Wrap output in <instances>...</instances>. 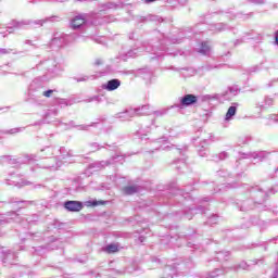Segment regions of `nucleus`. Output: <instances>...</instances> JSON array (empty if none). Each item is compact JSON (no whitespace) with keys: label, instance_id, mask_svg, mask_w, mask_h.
I'll list each match as a JSON object with an SVG mask.
<instances>
[{"label":"nucleus","instance_id":"f03ea898","mask_svg":"<svg viewBox=\"0 0 278 278\" xmlns=\"http://www.w3.org/2000/svg\"><path fill=\"white\" fill-rule=\"evenodd\" d=\"M79 38L77 34L66 35L63 33H55L51 40L52 47H62L63 45H71V42H75Z\"/></svg>","mask_w":278,"mask_h":278},{"label":"nucleus","instance_id":"7ed1b4c3","mask_svg":"<svg viewBox=\"0 0 278 278\" xmlns=\"http://www.w3.org/2000/svg\"><path fill=\"white\" fill-rule=\"evenodd\" d=\"M116 162H123V155L113 156L109 161H97L90 165V168L101 170L102 168H105V166H110V164H116Z\"/></svg>","mask_w":278,"mask_h":278},{"label":"nucleus","instance_id":"9d476101","mask_svg":"<svg viewBox=\"0 0 278 278\" xmlns=\"http://www.w3.org/2000/svg\"><path fill=\"white\" fill-rule=\"evenodd\" d=\"M134 116H136V110L134 109H129L116 114V117L121 118L122 121H129V118H134Z\"/></svg>","mask_w":278,"mask_h":278},{"label":"nucleus","instance_id":"bf43d9fd","mask_svg":"<svg viewBox=\"0 0 278 278\" xmlns=\"http://www.w3.org/2000/svg\"><path fill=\"white\" fill-rule=\"evenodd\" d=\"M235 105H238V103H235Z\"/></svg>","mask_w":278,"mask_h":278},{"label":"nucleus","instance_id":"a878e982","mask_svg":"<svg viewBox=\"0 0 278 278\" xmlns=\"http://www.w3.org/2000/svg\"><path fill=\"white\" fill-rule=\"evenodd\" d=\"M136 55H138V49L129 50V51L126 53V56H127V58H136Z\"/></svg>","mask_w":278,"mask_h":278},{"label":"nucleus","instance_id":"5fc2aeb1","mask_svg":"<svg viewBox=\"0 0 278 278\" xmlns=\"http://www.w3.org/2000/svg\"><path fill=\"white\" fill-rule=\"evenodd\" d=\"M94 99H96V98L90 99L89 102H90V101H94Z\"/></svg>","mask_w":278,"mask_h":278},{"label":"nucleus","instance_id":"2f4dec72","mask_svg":"<svg viewBox=\"0 0 278 278\" xmlns=\"http://www.w3.org/2000/svg\"><path fill=\"white\" fill-rule=\"evenodd\" d=\"M217 218L218 217L216 215H213L212 217H210V219H208L210 225H216Z\"/></svg>","mask_w":278,"mask_h":278},{"label":"nucleus","instance_id":"a19ab883","mask_svg":"<svg viewBox=\"0 0 278 278\" xmlns=\"http://www.w3.org/2000/svg\"><path fill=\"white\" fill-rule=\"evenodd\" d=\"M157 0H144V3H155Z\"/></svg>","mask_w":278,"mask_h":278},{"label":"nucleus","instance_id":"ddd939ff","mask_svg":"<svg viewBox=\"0 0 278 278\" xmlns=\"http://www.w3.org/2000/svg\"><path fill=\"white\" fill-rule=\"evenodd\" d=\"M270 105H273V99L268 97L256 103V108H258L261 111L268 110Z\"/></svg>","mask_w":278,"mask_h":278},{"label":"nucleus","instance_id":"473e14b6","mask_svg":"<svg viewBox=\"0 0 278 278\" xmlns=\"http://www.w3.org/2000/svg\"><path fill=\"white\" fill-rule=\"evenodd\" d=\"M74 79L76 80V81H88V76H81V77H79V78H77V77H74Z\"/></svg>","mask_w":278,"mask_h":278},{"label":"nucleus","instance_id":"b1692460","mask_svg":"<svg viewBox=\"0 0 278 278\" xmlns=\"http://www.w3.org/2000/svg\"><path fill=\"white\" fill-rule=\"evenodd\" d=\"M94 123H91L90 125H79L78 126V129L80 130V131H88V129H90V127H94Z\"/></svg>","mask_w":278,"mask_h":278},{"label":"nucleus","instance_id":"20e7f679","mask_svg":"<svg viewBox=\"0 0 278 278\" xmlns=\"http://www.w3.org/2000/svg\"><path fill=\"white\" fill-rule=\"evenodd\" d=\"M86 23H88V14L80 13L71 20V27L72 29H80Z\"/></svg>","mask_w":278,"mask_h":278},{"label":"nucleus","instance_id":"f257e3e1","mask_svg":"<svg viewBox=\"0 0 278 278\" xmlns=\"http://www.w3.org/2000/svg\"><path fill=\"white\" fill-rule=\"evenodd\" d=\"M55 21H60V17L51 16L45 20H37V21H30V20L12 21L11 23L12 26H9V29H25L27 25H39V27H42L45 23H49V22L53 23Z\"/></svg>","mask_w":278,"mask_h":278},{"label":"nucleus","instance_id":"603ef678","mask_svg":"<svg viewBox=\"0 0 278 278\" xmlns=\"http://www.w3.org/2000/svg\"><path fill=\"white\" fill-rule=\"evenodd\" d=\"M66 155H71V152H67V154H63V157H66Z\"/></svg>","mask_w":278,"mask_h":278},{"label":"nucleus","instance_id":"58836bf2","mask_svg":"<svg viewBox=\"0 0 278 278\" xmlns=\"http://www.w3.org/2000/svg\"><path fill=\"white\" fill-rule=\"evenodd\" d=\"M271 278H278V268L275 270V273L273 274Z\"/></svg>","mask_w":278,"mask_h":278},{"label":"nucleus","instance_id":"ea45409f","mask_svg":"<svg viewBox=\"0 0 278 278\" xmlns=\"http://www.w3.org/2000/svg\"><path fill=\"white\" fill-rule=\"evenodd\" d=\"M278 190V185H276L274 188H271V192L275 194V192H277Z\"/></svg>","mask_w":278,"mask_h":278},{"label":"nucleus","instance_id":"052dcab7","mask_svg":"<svg viewBox=\"0 0 278 278\" xmlns=\"http://www.w3.org/2000/svg\"><path fill=\"white\" fill-rule=\"evenodd\" d=\"M0 34H3L2 31H0Z\"/></svg>","mask_w":278,"mask_h":278},{"label":"nucleus","instance_id":"39448f33","mask_svg":"<svg viewBox=\"0 0 278 278\" xmlns=\"http://www.w3.org/2000/svg\"><path fill=\"white\" fill-rule=\"evenodd\" d=\"M199 102V97L188 93L180 98V108H190Z\"/></svg>","mask_w":278,"mask_h":278},{"label":"nucleus","instance_id":"4468645a","mask_svg":"<svg viewBox=\"0 0 278 278\" xmlns=\"http://www.w3.org/2000/svg\"><path fill=\"white\" fill-rule=\"evenodd\" d=\"M139 190L140 189L138 186H126L123 188L124 194H128V195L136 194L137 192H139Z\"/></svg>","mask_w":278,"mask_h":278},{"label":"nucleus","instance_id":"aec40b11","mask_svg":"<svg viewBox=\"0 0 278 278\" xmlns=\"http://www.w3.org/2000/svg\"><path fill=\"white\" fill-rule=\"evenodd\" d=\"M226 28L227 26L225 24L219 23L213 26L212 31H225Z\"/></svg>","mask_w":278,"mask_h":278},{"label":"nucleus","instance_id":"c756f323","mask_svg":"<svg viewBox=\"0 0 278 278\" xmlns=\"http://www.w3.org/2000/svg\"><path fill=\"white\" fill-rule=\"evenodd\" d=\"M228 90H229L230 94H233V97H236V94H238V92H239L238 87H230Z\"/></svg>","mask_w":278,"mask_h":278},{"label":"nucleus","instance_id":"7c9ffc66","mask_svg":"<svg viewBox=\"0 0 278 278\" xmlns=\"http://www.w3.org/2000/svg\"><path fill=\"white\" fill-rule=\"evenodd\" d=\"M12 257H14V254L9 253L7 255V257L3 260V263L8 264V262H9L10 264H12V262H10V260H12Z\"/></svg>","mask_w":278,"mask_h":278},{"label":"nucleus","instance_id":"0eeeda50","mask_svg":"<svg viewBox=\"0 0 278 278\" xmlns=\"http://www.w3.org/2000/svg\"><path fill=\"white\" fill-rule=\"evenodd\" d=\"M102 88L109 92H113V90H118V88H121V81L116 78L111 79L105 85H103Z\"/></svg>","mask_w":278,"mask_h":278},{"label":"nucleus","instance_id":"423d86ee","mask_svg":"<svg viewBox=\"0 0 278 278\" xmlns=\"http://www.w3.org/2000/svg\"><path fill=\"white\" fill-rule=\"evenodd\" d=\"M64 207L67 212H81L84 204L79 201H66L64 202Z\"/></svg>","mask_w":278,"mask_h":278},{"label":"nucleus","instance_id":"e433bc0d","mask_svg":"<svg viewBox=\"0 0 278 278\" xmlns=\"http://www.w3.org/2000/svg\"><path fill=\"white\" fill-rule=\"evenodd\" d=\"M103 64V61L101 59H96L94 66H101Z\"/></svg>","mask_w":278,"mask_h":278},{"label":"nucleus","instance_id":"49530a36","mask_svg":"<svg viewBox=\"0 0 278 278\" xmlns=\"http://www.w3.org/2000/svg\"><path fill=\"white\" fill-rule=\"evenodd\" d=\"M137 134H138V136H141V140H142V138H144V137H142L143 136L142 130H139Z\"/></svg>","mask_w":278,"mask_h":278},{"label":"nucleus","instance_id":"6e6d98bb","mask_svg":"<svg viewBox=\"0 0 278 278\" xmlns=\"http://www.w3.org/2000/svg\"><path fill=\"white\" fill-rule=\"evenodd\" d=\"M200 155H201V157H203L204 154L202 152H200Z\"/></svg>","mask_w":278,"mask_h":278},{"label":"nucleus","instance_id":"4d7b16f0","mask_svg":"<svg viewBox=\"0 0 278 278\" xmlns=\"http://www.w3.org/2000/svg\"><path fill=\"white\" fill-rule=\"evenodd\" d=\"M190 212H194V208H191Z\"/></svg>","mask_w":278,"mask_h":278},{"label":"nucleus","instance_id":"864d4df0","mask_svg":"<svg viewBox=\"0 0 278 278\" xmlns=\"http://www.w3.org/2000/svg\"><path fill=\"white\" fill-rule=\"evenodd\" d=\"M26 45H31V41H29V40H26Z\"/></svg>","mask_w":278,"mask_h":278},{"label":"nucleus","instance_id":"8fccbe9b","mask_svg":"<svg viewBox=\"0 0 278 278\" xmlns=\"http://www.w3.org/2000/svg\"><path fill=\"white\" fill-rule=\"evenodd\" d=\"M66 151V149H64V148H61L60 149V153L62 154V153H64Z\"/></svg>","mask_w":278,"mask_h":278},{"label":"nucleus","instance_id":"393cba45","mask_svg":"<svg viewBox=\"0 0 278 278\" xmlns=\"http://www.w3.org/2000/svg\"><path fill=\"white\" fill-rule=\"evenodd\" d=\"M248 3H253L254 5H264L266 0H248Z\"/></svg>","mask_w":278,"mask_h":278},{"label":"nucleus","instance_id":"09e8293b","mask_svg":"<svg viewBox=\"0 0 278 278\" xmlns=\"http://www.w3.org/2000/svg\"><path fill=\"white\" fill-rule=\"evenodd\" d=\"M113 5H114V4L109 3V4H106V8L112 9V8H113Z\"/></svg>","mask_w":278,"mask_h":278},{"label":"nucleus","instance_id":"dca6fc26","mask_svg":"<svg viewBox=\"0 0 278 278\" xmlns=\"http://www.w3.org/2000/svg\"><path fill=\"white\" fill-rule=\"evenodd\" d=\"M236 112H238V106L236 105L230 106L226 113V121H231V118L236 116Z\"/></svg>","mask_w":278,"mask_h":278},{"label":"nucleus","instance_id":"6e6552de","mask_svg":"<svg viewBox=\"0 0 278 278\" xmlns=\"http://www.w3.org/2000/svg\"><path fill=\"white\" fill-rule=\"evenodd\" d=\"M12 220H14V223H21V217L18 216V214H16V212L8 213L7 217L0 219V225L12 223Z\"/></svg>","mask_w":278,"mask_h":278},{"label":"nucleus","instance_id":"a211bd4d","mask_svg":"<svg viewBox=\"0 0 278 278\" xmlns=\"http://www.w3.org/2000/svg\"><path fill=\"white\" fill-rule=\"evenodd\" d=\"M216 260L217 262H227V260H229V252L227 251L218 252L216 255Z\"/></svg>","mask_w":278,"mask_h":278},{"label":"nucleus","instance_id":"de8ad7c7","mask_svg":"<svg viewBox=\"0 0 278 278\" xmlns=\"http://www.w3.org/2000/svg\"><path fill=\"white\" fill-rule=\"evenodd\" d=\"M36 84V80L33 81V84L30 85V90H34V85Z\"/></svg>","mask_w":278,"mask_h":278},{"label":"nucleus","instance_id":"9b49d317","mask_svg":"<svg viewBox=\"0 0 278 278\" xmlns=\"http://www.w3.org/2000/svg\"><path fill=\"white\" fill-rule=\"evenodd\" d=\"M270 155H273V153L266 152V151L251 153V157H253V160H260V162H264V160H268Z\"/></svg>","mask_w":278,"mask_h":278},{"label":"nucleus","instance_id":"4be33fe9","mask_svg":"<svg viewBox=\"0 0 278 278\" xmlns=\"http://www.w3.org/2000/svg\"><path fill=\"white\" fill-rule=\"evenodd\" d=\"M106 253H116L118 251V245L116 244H109L105 248Z\"/></svg>","mask_w":278,"mask_h":278},{"label":"nucleus","instance_id":"1a4fd4ad","mask_svg":"<svg viewBox=\"0 0 278 278\" xmlns=\"http://www.w3.org/2000/svg\"><path fill=\"white\" fill-rule=\"evenodd\" d=\"M136 112V116H149L153 114V111L151 110V105L144 104L141 108L134 109Z\"/></svg>","mask_w":278,"mask_h":278},{"label":"nucleus","instance_id":"f8f14e48","mask_svg":"<svg viewBox=\"0 0 278 278\" xmlns=\"http://www.w3.org/2000/svg\"><path fill=\"white\" fill-rule=\"evenodd\" d=\"M257 187H252L251 189V193H252V197H257L258 201L257 203L262 204L264 203V201H266V192L260 190L257 191Z\"/></svg>","mask_w":278,"mask_h":278},{"label":"nucleus","instance_id":"f3484780","mask_svg":"<svg viewBox=\"0 0 278 278\" xmlns=\"http://www.w3.org/2000/svg\"><path fill=\"white\" fill-rule=\"evenodd\" d=\"M199 53L202 55H208L210 54V43L207 41H204L201 43V48L199 50Z\"/></svg>","mask_w":278,"mask_h":278},{"label":"nucleus","instance_id":"2eb2a0df","mask_svg":"<svg viewBox=\"0 0 278 278\" xmlns=\"http://www.w3.org/2000/svg\"><path fill=\"white\" fill-rule=\"evenodd\" d=\"M173 108H175V105H172L170 108L160 109L157 111H152V114H154L156 118H160V116H166V114H168V110H173Z\"/></svg>","mask_w":278,"mask_h":278},{"label":"nucleus","instance_id":"bb28decb","mask_svg":"<svg viewBox=\"0 0 278 278\" xmlns=\"http://www.w3.org/2000/svg\"><path fill=\"white\" fill-rule=\"evenodd\" d=\"M90 151L92 153H94V151H99V149H101V147H99V143H90Z\"/></svg>","mask_w":278,"mask_h":278},{"label":"nucleus","instance_id":"72a5a7b5","mask_svg":"<svg viewBox=\"0 0 278 278\" xmlns=\"http://www.w3.org/2000/svg\"><path fill=\"white\" fill-rule=\"evenodd\" d=\"M269 121H273L274 123H278V114L277 115H275V114H273V115H269Z\"/></svg>","mask_w":278,"mask_h":278},{"label":"nucleus","instance_id":"3c124183","mask_svg":"<svg viewBox=\"0 0 278 278\" xmlns=\"http://www.w3.org/2000/svg\"><path fill=\"white\" fill-rule=\"evenodd\" d=\"M220 274H211V277H218Z\"/></svg>","mask_w":278,"mask_h":278},{"label":"nucleus","instance_id":"13d9d810","mask_svg":"<svg viewBox=\"0 0 278 278\" xmlns=\"http://www.w3.org/2000/svg\"><path fill=\"white\" fill-rule=\"evenodd\" d=\"M217 273H220V269H216Z\"/></svg>","mask_w":278,"mask_h":278},{"label":"nucleus","instance_id":"412c9836","mask_svg":"<svg viewBox=\"0 0 278 278\" xmlns=\"http://www.w3.org/2000/svg\"><path fill=\"white\" fill-rule=\"evenodd\" d=\"M7 184L9 186H16V184H18V179H16V176L14 174H10V178L7 179Z\"/></svg>","mask_w":278,"mask_h":278},{"label":"nucleus","instance_id":"4c0bfd02","mask_svg":"<svg viewBox=\"0 0 278 278\" xmlns=\"http://www.w3.org/2000/svg\"><path fill=\"white\" fill-rule=\"evenodd\" d=\"M9 164L17 166L16 164H18V161L16 159H10Z\"/></svg>","mask_w":278,"mask_h":278},{"label":"nucleus","instance_id":"5701e85b","mask_svg":"<svg viewBox=\"0 0 278 278\" xmlns=\"http://www.w3.org/2000/svg\"><path fill=\"white\" fill-rule=\"evenodd\" d=\"M251 205V201H244L242 206H241V212H247L249 210H253Z\"/></svg>","mask_w":278,"mask_h":278},{"label":"nucleus","instance_id":"f704fd0d","mask_svg":"<svg viewBox=\"0 0 278 278\" xmlns=\"http://www.w3.org/2000/svg\"><path fill=\"white\" fill-rule=\"evenodd\" d=\"M227 157H229V154H227V152L219 153V160H227Z\"/></svg>","mask_w":278,"mask_h":278},{"label":"nucleus","instance_id":"6ab92c4d","mask_svg":"<svg viewBox=\"0 0 278 278\" xmlns=\"http://www.w3.org/2000/svg\"><path fill=\"white\" fill-rule=\"evenodd\" d=\"M10 53H13V55H16L17 52L14 49L0 48V55H10Z\"/></svg>","mask_w":278,"mask_h":278},{"label":"nucleus","instance_id":"79ce46f5","mask_svg":"<svg viewBox=\"0 0 278 278\" xmlns=\"http://www.w3.org/2000/svg\"><path fill=\"white\" fill-rule=\"evenodd\" d=\"M186 149H187L186 147H184V148H178L177 151H178V153H181V151H186Z\"/></svg>","mask_w":278,"mask_h":278},{"label":"nucleus","instance_id":"37998d69","mask_svg":"<svg viewBox=\"0 0 278 278\" xmlns=\"http://www.w3.org/2000/svg\"><path fill=\"white\" fill-rule=\"evenodd\" d=\"M275 40H276V45L278 46V30L276 31Z\"/></svg>","mask_w":278,"mask_h":278},{"label":"nucleus","instance_id":"c03bdc74","mask_svg":"<svg viewBox=\"0 0 278 278\" xmlns=\"http://www.w3.org/2000/svg\"><path fill=\"white\" fill-rule=\"evenodd\" d=\"M198 210L199 212H201V214H205V212L203 211V206H200Z\"/></svg>","mask_w":278,"mask_h":278},{"label":"nucleus","instance_id":"c9c22d12","mask_svg":"<svg viewBox=\"0 0 278 278\" xmlns=\"http://www.w3.org/2000/svg\"><path fill=\"white\" fill-rule=\"evenodd\" d=\"M20 131H23V128H12L9 132L10 134H18Z\"/></svg>","mask_w":278,"mask_h":278},{"label":"nucleus","instance_id":"a18cd8bd","mask_svg":"<svg viewBox=\"0 0 278 278\" xmlns=\"http://www.w3.org/2000/svg\"><path fill=\"white\" fill-rule=\"evenodd\" d=\"M185 216H186V218H188V220L192 219V216H190L188 213Z\"/></svg>","mask_w":278,"mask_h":278},{"label":"nucleus","instance_id":"cd10ccee","mask_svg":"<svg viewBox=\"0 0 278 278\" xmlns=\"http://www.w3.org/2000/svg\"><path fill=\"white\" fill-rule=\"evenodd\" d=\"M53 92H55V90L49 89V90H47V91H43V92H42V96H43V97H47V99H49V98H51V96L53 94Z\"/></svg>","mask_w":278,"mask_h":278},{"label":"nucleus","instance_id":"c85d7f7f","mask_svg":"<svg viewBox=\"0 0 278 278\" xmlns=\"http://www.w3.org/2000/svg\"><path fill=\"white\" fill-rule=\"evenodd\" d=\"M87 204L91 205L92 207H97V205H102L103 202H98L97 200H93V201H88Z\"/></svg>","mask_w":278,"mask_h":278}]
</instances>
